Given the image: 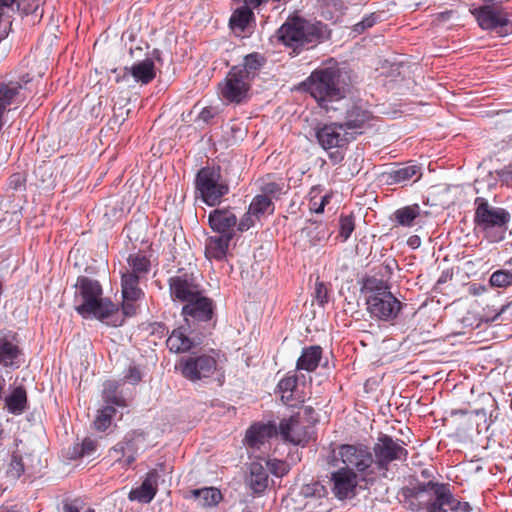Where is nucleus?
Instances as JSON below:
<instances>
[{"instance_id": "f257e3e1", "label": "nucleus", "mask_w": 512, "mask_h": 512, "mask_svg": "<svg viewBox=\"0 0 512 512\" xmlns=\"http://www.w3.org/2000/svg\"><path fill=\"white\" fill-rule=\"evenodd\" d=\"M353 78L354 74L350 68L330 59L313 70L301 83V88L309 93L321 108L329 111L331 103L344 99L350 92Z\"/></svg>"}, {"instance_id": "f03ea898", "label": "nucleus", "mask_w": 512, "mask_h": 512, "mask_svg": "<svg viewBox=\"0 0 512 512\" xmlns=\"http://www.w3.org/2000/svg\"><path fill=\"white\" fill-rule=\"evenodd\" d=\"M75 310L84 318L93 316L101 322L118 327L123 324L119 308L109 298H103L99 281L79 276L76 282Z\"/></svg>"}, {"instance_id": "7ed1b4c3", "label": "nucleus", "mask_w": 512, "mask_h": 512, "mask_svg": "<svg viewBox=\"0 0 512 512\" xmlns=\"http://www.w3.org/2000/svg\"><path fill=\"white\" fill-rule=\"evenodd\" d=\"M511 217L506 208L492 205L485 197L479 196L474 200L475 228L490 243H499L505 239Z\"/></svg>"}, {"instance_id": "20e7f679", "label": "nucleus", "mask_w": 512, "mask_h": 512, "mask_svg": "<svg viewBox=\"0 0 512 512\" xmlns=\"http://www.w3.org/2000/svg\"><path fill=\"white\" fill-rule=\"evenodd\" d=\"M277 35L283 45L298 55L321 41L322 30L320 23H312L299 16H289L278 29Z\"/></svg>"}, {"instance_id": "39448f33", "label": "nucleus", "mask_w": 512, "mask_h": 512, "mask_svg": "<svg viewBox=\"0 0 512 512\" xmlns=\"http://www.w3.org/2000/svg\"><path fill=\"white\" fill-rule=\"evenodd\" d=\"M195 191L197 197L206 205L214 207L230 191L229 184L223 178L220 166L202 167L196 174Z\"/></svg>"}, {"instance_id": "423d86ee", "label": "nucleus", "mask_w": 512, "mask_h": 512, "mask_svg": "<svg viewBox=\"0 0 512 512\" xmlns=\"http://www.w3.org/2000/svg\"><path fill=\"white\" fill-rule=\"evenodd\" d=\"M323 349L319 345L304 347L301 355L296 362V368L288 372L278 384H323L326 380L318 378L319 374L315 373L322 359Z\"/></svg>"}, {"instance_id": "0eeeda50", "label": "nucleus", "mask_w": 512, "mask_h": 512, "mask_svg": "<svg viewBox=\"0 0 512 512\" xmlns=\"http://www.w3.org/2000/svg\"><path fill=\"white\" fill-rule=\"evenodd\" d=\"M252 82L246 78L240 68L231 67L225 79L218 84L219 94L228 103L240 105L250 99Z\"/></svg>"}, {"instance_id": "6e6552de", "label": "nucleus", "mask_w": 512, "mask_h": 512, "mask_svg": "<svg viewBox=\"0 0 512 512\" xmlns=\"http://www.w3.org/2000/svg\"><path fill=\"white\" fill-rule=\"evenodd\" d=\"M180 367L183 376L190 381L210 378L213 375H216L215 379L219 382L224 380V372L212 355L202 354L188 357L181 361Z\"/></svg>"}, {"instance_id": "1a4fd4ad", "label": "nucleus", "mask_w": 512, "mask_h": 512, "mask_svg": "<svg viewBox=\"0 0 512 512\" xmlns=\"http://www.w3.org/2000/svg\"><path fill=\"white\" fill-rule=\"evenodd\" d=\"M169 293L173 301L187 303L203 292L201 284L193 272L178 269L176 275L168 279Z\"/></svg>"}, {"instance_id": "9d476101", "label": "nucleus", "mask_w": 512, "mask_h": 512, "mask_svg": "<svg viewBox=\"0 0 512 512\" xmlns=\"http://www.w3.org/2000/svg\"><path fill=\"white\" fill-rule=\"evenodd\" d=\"M181 315L190 329L203 324L209 326L215 317V303L211 298L205 296L203 291L200 296L183 305Z\"/></svg>"}, {"instance_id": "9b49d317", "label": "nucleus", "mask_w": 512, "mask_h": 512, "mask_svg": "<svg viewBox=\"0 0 512 512\" xmlns=\"http://www.w3.org/2000/svg\"><path fill=\"white\" fill-rule=\"evenodd\" d=\"M472 14L476 17L482 29L496 31L500 36H505L512 32V24L507 14L498 7L484 5L475 8Z\"/></svg>"}, {"instance_id": "f8f14e48", "label": "nucleus", "mask_w": 512, "mask_h": 512, "mask_svg": "<svg viewBox=\"0 0 512 512\" xmlns=\"http://www.w3.org/2000/svg\"><path fill=\"white\" fill-rule=\"evenodd\" d=\"M105 405L98 410L94 420V427L99 431H105L110 425L113 416L116 414L117 407H127L126 398L118 390V386H108L103 391Z\"/></svg>"}, {"instance_id": "ddd939ff", "label": "nucleus", "mask_w": 512, "mask_h": 512, "mask_svg": "<svg viewBox=\"0 0 512 512\" xmlns=\"http://www.w3.org/2000/svg\"><path fill=\"white\" fill-rule=\"evenodd\" d=\"M366 305L371 317L386 322L395 320L403 308L402 302L393 294L384 297L367 296Z\"/></svg>"}, {"instance_id": "4468645a", "label": "nucleus", "mask_w": 512, "mask_h": 512, "mask_svg": "<svg viewBox=\"0 0 512 512\" xmlns=\"http://www.w3.org/2000/svg\"><path fill=\"white\" fill-rule=\"evenodd\" d=\"M145 434L142 431L128 433L122 442L116 444L111 453L115 460L125 466L131 465L137 453L145 448Z\"/></svg>"}, {"instance_id": "2eb2a0df", "label": "nucleus", "mask_w": 512, "mask_h": 512, "mask_svg": "<svg viewBox=\"0 0 512 512\" xmlns=\"http://www.w3.org/2000/svg\"><path fill=\"white\" fill-rule=\"evenodd\" d=\"M338 456L345 465L343 469L365 471L374 462L372 453L364 445H341Z\"/></svg>"}, {"instance_id": "dca6fc26", "label": "nucleus", "mask_w": 512, "mask_h": 512, "mask_svg": "<svg viewBox=\"0 0 512 512\" xmlns=\"http://www.w3.org/2000/svg\"><path fill=\"white\" fill-rule=\"evenodd\" d=\"M403 444V442L394 440L387 435L379 437L378 442L374 446L377 464L383 468L394 460H405L407 451Z\"/></svg>"}, {"instance_id": "f3484780", "label": "nucleus", "mask_w": 512, "mask_h": 512, "mask_svg": "<svg viewBox=\"0 0 512 512\" xmlns=\"http://www.w3.org/2000/svg\"><path fill=\"white\" fill-rule=\"evenodd\" d=\"M372 119L371 111L361 101H354L346 104L342 119L339 122L341 124L340 127L345 130L357 132V130L369 127Z\"/></svg>"}, {"instance_id": "a211bd4d", "label": "nucleus", "mask_w": 512, "mask_h": 512, "mask_svg": "<svg viewBox=\"0 0 512 512\" xmlns=\"http://www.w3.org/2000/svg\"><path fill=\"white\" fill-rule=\"evenodd\" d=\"M277 428L272 423L257 422L252 424L246 431L244 445L251 452L266 449L269 440L276 436Z\"/></svg>"}, {"instance_id": "6ab92c4d", "label": "nucleus", "mask_w": 512, "mask_h": 512, "mask_svg": "<svg viewBox=\"0 0 512 512\" xmlns=\"http://www.w3.org/2000/svg\"><path fill=\"white\" fill-rule=\"evenodd\" d=\"M312 427L299 416L283 419L279 424V432L285 441L293 444H304L310 438Z\"/></svg>"}, {"instance_id": "aec40b11", "label": "nucleus", "mask_w": 512, "mask_h": 512, "mask_svg": "<svg viewBox=\"0 0 512 512\" xmlns=\"http://www.w3.org/2000/svg\"><path fill=\"white\" fill-rule=\"evenodd\" d=\"M210 228L218 233L234 237L236 234L237 216L232 207L216 208L208 215Z\"/></svg>"}, {"instance_id": "412c9836", "label": "nucleus", "mask_w": 512, "mask_h": 512, "mask_svg": "<svg viewBox=\"0 0 512 512\" xmlns=\"http://www.w3.org/2000/svg\"><path fill=\"white\" fill-rule=\"evenodd\" d=\"M165 471V466L160 464L156 469L149 471L139 487L132 489L128 495L131 501L150 503L158 490L159 473Z\"/></svg>"}, {"instance_id": "4be33fe9", "label": "nucleus", "mask_w": 512, "mask_h": 512, "mask_svg": "<svg viewBox=\"0 0 512 512\" xmlns=\"http://www.w3.org/2000/svg\"><path fill=\"white\" fill-rule=\"evenodd\" d=\"M24 86L19 81L0 83V131L4 126V114L11 105H19L25 101Z\"/></svg>"}, {"instance_id": "5701e85b", "label": "nucleus", "mask_w": 512, "mask_h": 512, "mask_svg": "<svg viewBox=\"0 0 512 512\" xmlns=\"http://www.w3.org/2000/svg\"><path fill=\"white\" fill-rule=\"evenodd\" d=\"M340 125V122H335L317 128L315 136L323 149L340 148L348 143L346 134L341 133L345 129Z\"/></svg>"}, {"instance_id": "b1692460", "label": "nucleus", "mask_w": 512, "mask_h": 512, "mask_svg": "<svg viewBox=\"0 0 512 512\" xmlns=\"http://www.w3.org/2000/svg\"><path fill=\"white\" fill-rule=\"evenodd\" d=\"M332 482V491L338 499L345 500L354 497L357 477L353 471L343 468L337 470L332 473Z\"/></svg>"}, {"instance_id": "393cba45", "label": "nucleus", "mask_w": 512, "mask_h": 512, "mask_svg": "<svg viewBox=\"0 0 512 512\" xmlns=\"http://www.w3.org/2000/svg\"><path fill=\"white\" fill-rule=\"evenodd\" d=\"M201 343L200 337L187 335L183 326L174 329L166 341L167 348L177 354L189 352Z\"/></svg>"}, {"instance_id": "a878e982", "label": "nucleus", "mask_w": 512, "mask_h": 512, "mask_svg": "<svg viewBox=\"0 0 512 512\" xmlns=\"http://www.w3.org/2000/svg\"><path fill=\"white\" fill-rule=\"evenodd\" d=\"M432 495L424 501L428 512H448L446 507L454 503V497L449 488L444 485H431Z\"/></svg>"}, {"instance_id": "bb28decb", "label": "nucleus", "mask_w": 512, "mask_h": 512, "mask_svg": "<svg viewBox=\"0 0 512 512\" xmlns=\"http://www.w3.org/2000/svg\"><path fill=\"white\" fill-rule=\"evenodd\" d=\"M124 77L130 74L136 82L147 85L156 77L155 64L150 58L133 64L131 67L124 68Z\"/></svg>"}, {"instance_id": "cd10ccee", "label": "nucleus", "mask_w": 512, "mask_h": 512, "mask_svg": "<svg viewBox=\"0 0 512 512\" xmlns=\"http://www.w3.org/2000/svg\"><path fill=\"white\" fill-rule=\"evenodd\" d=\"M234 237L219 234L211 236L206 241L205 254L206 257L215 259L217 261L223 260L228 252L230 242Z\"/></svg>"}, {"instance_id": "c85d7f7f", "label": "nucleus", "mask_w": 512, "mask_h": 512, "mask_svg": "<svg viewBox=\"0 0 512 512\" xmlns=\"http://www.w3.org/2000/svg\"><path fill=\"white\" fill-rule=\"evenodd\" d=\"M391 285L388 279L378 277L377 275L365 276L361 282V293L367 296H382L390 295Z\"/></svg>"}, {"instance_id": "c756f323", "label": "nucleus", "mask_w": 512, "mask_h": 512, "mask_svg": "<svg viewBox=\"0 0 512 512\" xmlns=\"http://www.w3.org/2000/svg\"><path fill=\"white\" fill-rule=\"evenodd\" d=\"M265 64L266 58L260 53L253 52L244 57L242 64L234 65L233 67L240 68L242 74L253 82Z\"/></svg>"}, {"instance_id": "7c9ffc66", "label": "nucleus", "mask_w": 512, "mask_h": 512, "mask_svg": "<svg viewBox=\"0 0 512 512\" xmlns=\"http://www.w3.org/2000/svg\"><path fill=\"white\" fill-rule=\"evenodd\" d=\"M139 275L124 273L121 278L122 296L124 300L137 301L143 295L139 288Z\"/></svg>"}, {"instance_id": "2f4dec72", "label": "nucleus", "mask_w": 512, "mask_h": 512, "mask_svg": "<svg viewBox=\"0 0 512 512\" xmlns=\"http://www.w3.org/2000/svg\"><path fill=\"white\" fill-rule=\"evenodd\" d=\"M21 350L19 346L6 338H0V364L4 366H17Z\"/></svg>"}, {"instance_id": "473e14b6", "label": "nucleus", "mask_w": 512, "mask_h": 512, "mask_svg": "<svg viewBox=\"0 0 512 512\" xmlns=\"http://www.w3.org/2000/svg\"><path fill=\"white\" fill-rule=\"evenodd\" d=\"M191 497L201 507H212L217 505L222 499L220 491L214 487L194 489L191 491Z\"/></svg>"}, {"instance_id": "72a5a7b5", "label": "nucleus", "mask_w": 512, "mask_h": 512, "mask_svg": "<svg viewBox=\"0 0 512 512\" xmlns=\"http://www.w3.org/2000/svg\"><path fill=\"white\" fill-rule=\"evenodd\" d=\"M249 483L256 493L264 491L268 485L267 468L259 461L252 462L250 465Z\"/></svg>"}, {"instance_id": "f704fd0d", "label": "nucleus", "mask_w": 512, "mask_h": 512, "mask_svg": "<svg viewBox=\"0 0 512 512\" xmlns=\"http://www.w3.org/2000/svg\"><path fill=\"white\" fill-rule=\"evenodd\" d=\"M389 184L402 183L412 179L414 176H421V168L418 165H405L396 167L385 173Z\"/></svg>"}, {"instance_id": "c9c22d12", "label": "nucleus", "mask_w": 512, "mask_h": 512, "mask_svg": "<svg viewBox=\"0 0 512 512\" xmlns=\"http://www.w3.org/2000/svg\"><path fill=\"white\" fill-rule=\"evenodd\" d=\"M8 411L14 415L22 414L27 407V394L22 386H17L5 399Z\"/></svg>"}, {"instance_id": "e433bc0d", "label": "nucleus", "mask_w": 512, "mask_h": 512, "mask_svg": "<svg viewBox=\"0 0 512 512\" xmlns=\"http://www.w3.org/2000/svg\"><path fill=\"white\" fill-rule=\"evenodd\" d=\"M420 213V206L413 204L397 209L393 213L392 220L399 226L411 227L415 224V219L420 216Z\"/></svg>"}, {"instance_id": "4c0bfd02", "label": "nucleus", "mask_w": 512, "mask_h": 512, "mask_svg": "<svg viewBox=\"0 0 512 512\" xmlns=\"http://www.w3.org/2000/svg\"><path fill=\"white\" fill-rule=\"evenodd\" d=\"M253 19L254 14L252 10L247 6H241L233 12L229 24L233 30L239 29L243 32Z\"/></svg>"}, {"instance_id": "58836bf2", "label": "nucleus", "mask_w": 512, "mask_h": 512, "mask_svg": "<svg viewBox=\"0 0 512 512\" xmlns=\"http://www.w3.org/2000/svg\"><path fill=\"white\" fill-rule=\"evenodd\" d=\"M275 206L270 197L267 195H257L253 198L250 206L249 213L251 215L259 218L265 213L272 214L274 212Z\"/></svg>"}, {"instance_id": "ea45409f", "label": "nucleus", "mask_w": 512, "mask_h": 512, "mask_svg": "<svg viewBox=\"0 0 512 512\" xmlns=\"http://www.w3.org/2000/svg\"><path fill=\"white\" fill-rule=\"evenodd\" d=\"M127 262L131 268V271H128L127 273H135L136 275H139V279L142 275H146L150 271V259L142 253L130 254Z\"/></svg>"}, {"instance_id": "a19ab883", "label": "nucleus", "mask_w": 512, "mask_h": 512, "mask_svg": "<svg viewBox=\"0 0 512 512\" xmlns=\"http://www.w3.org/2000/svg\"><path fill=\"white\" fill-rule=\"evenodd\" d=\"M281 401L291 407H295L305 401V394L300 390L301 386H279Z\"/></svg>"}, {"instance_id": "79ce46f5", "label": "nucleus", "mask_w": 512, "mask_h": 512, "mask_svg": "<svg viewBox=\"0 0 512 512\" xmlns=\"http://www.w3.org/2000/svg\"><path fill=\"white\" fill-rule=\"evenodd\" d=\"M431 485H439L438 483H434V482H428V483H423V484H418L416 486H414L411 490H410V509L412 510H419L422 508L421 504H415L413 502V499L415 500H423V502L425 501L424 500V497L425 496H428V498H430V496L432 495V487Z\"/></svg>"}, {"instance_id": "37998d69", "label": "nucleus", "mask_w": 512, "mask_h": 512, "mask_svg": "<svg viewBox=\"0 0 512 512\" xmlns=\"http://www.w3.org/2000/svg\"><path fill=\"white\" fill-rule=\"evenodd\" d=\"M30 470L34 471L35 467L27 465V463H25L23 461V458L20 455H17L16 453H14L12 455V459H11V462L9 464V468L7 470V474L10 477H12L14 479H17L25 471H30Z\"/></svg>"}, {"instance_id": "c03bdc74", "label": "nucleus", "mask_w": 512, "mask_h": 512, "mask_svg": "<svg viewBox=\"0 0 512 512\" xmlns=\"http://www.w3.org/2000/svg\"><path fill=\"white\" fill-rule=\"evenodd\" d=\"M489 283L492 287L496 288H507L512 286V271L506 269L494 271L489 278Z\"/></svg>"}, {"instance_id": "a18cd8bd", "label": "nucleus", "mask_w": 512, "mask_h": 512, "mask_svg": "<svg viewBox=\"0 0 512 512\" xmlns=\"http://www.w3.org/2000/svg\"><path fill=\"white\" fill-rule=\"evenodd\" d=\"M355 229V218L352 214H341L339 217V236L346 241Z\"/></svg>"}, {"instance_id": "49530a36", "label": "nucleus", "mask_w": 512, "mask_h": 512, "mask_svg": "<svg viewBox=\"0 0 512 512\" xmlns=\"http://www.w3.org/2000/svg\"><path fill=\"white\" fill-rule=\"evenodd\" d=\"M26 175L21 172L10 175L7 181V190L12 192L25 191Z\"/></svg>"}, {"instance_id": "de8ad7c7", "label": "nucleus", "mask_w": 512, "mask_h": 512, "mask_svg": "<svg viewBox=\"0 0 512 512\" xmlns=\"http://www.w3.org/2000/svg\"><path fill=\"white\" fill-rule=\"evenodd\" d=\"M96 448V441L90 438H85L81 445L75 447V454L79 457H90L96 452Z\"/></svg>"}, {"instance_id": "09e8293b", "label": "nucleus", "mask_w": 512, "mask_h": 512, "mask_svg": "<svg viewBox=\"0 0 512 512\" xmlns=\"http://www.w3.org/2000/svg\"><path fill=\"white\" fill-rule=\"evenodd\" d=\"M264 462L266 468L277 477L285 475L289 470L288 465L281 460H264Z\"/></svg>"}, {"instance_id": "8fccbe9b", "label": "nucleus", "mask_w": 512, "mask_h": 512, "mask_svg": "<svg viewBox=\"0 0 512 512\" xmlns=\"http://www.w3.org/2000/svg\"><path fill=\"white\" fill-rule=\"evenodd\" d=\"M314 298L321 307L328 303L329 289L324 282L316 281Z\"/></svg>"}, {"instance_id": "3c124183", "label": "nucleus", "mask_w": 512, "mask_h": 512, "mask_svg": "<svg viewBox=\"0 0 512 512\" xmlns=\"http://www.w3.org/2000/svg\"><path fill=\"white\" fill-rule=\"evenodd\" d=\"M283 189V184L276 182H265L261 187V191L263 195H267V197H275L278 198L281 195Z\"/></svg>"}, {"instance_id": "603ef678", "label": "nucleus", "mask_w": 512, "mask_h": 512, "mask_svg": "<svg viewBox=\"0 0 512 512\" xmlns=\"http://www.w3.org/2000/svg\"><path fill=\"white\" fill-rule=\"evenodd\" d=\"M495 174L499 177L502 185L512 187V165H507L502 169L496 170Z\"/></svg>"}, {"instance_id": "864d4df0", "label": "nucleus", "mask_w": 512, "mask_h": 512, "mask_svg": "<svg viewBox=\"0 0 512 512\" xmlns=\"http://www.w3.org/2000/svg\"><path fill=\"white\" fill-rule=\"evenodd\" d=\"M125 383L136 384L142 381L141 371L135 365H130L124 376Z\"/></svg>"}, {"instance_id": "5fc2aeb1", "label": "nucleus", "mask_w": 512, "mask_h": 512, "mask_svg": "<svg viewBox=\"0 0 512 512\" xmlns=\"http://www.w3.org/2000/svg\"><path fill=\"white\" fill-rule=\"evenodd\" d=\"M218 115L216 108L208 106L202 109L198 115V119L206 124H212L213 119Z\"/></svg>"}, {"instance_id": "6e6d98bb", "label": "nucleus", "mask_w": 512, "mask_h": 512, "mask_svg": "<svg viewBox=\"0 0 512 512\" xmlns=\"http://www.w3.org/2000/svg\"><path fill=\"white\" fill-rule=\"evenodd\" d=\"M64 512H94L93 509L80 505L78 501L66 503L63 507Z\"/></svg>"}, {"instance_id": "4d7b16f0", "label": "nucleus", "mask_w": 512, "mask_h": 512, "mask_svg": "<svg viewBox=\"0 0 512 512\" xmlns=\"http://www.w3.org/2000/svg\"><path fill=\"white\" fill-rule=\"evenodd\" d=\"M135 301H128V300H124L123 299V303H122V312L119 311V313L121 314L123 320L125 319L126 316H134L136 314V310H137V307L136 305L134 304Z\"/></svg>"}, {"instance_id": "13d9d810", "label": "nucleus", "mask_w": 512, "mask_h": 512, "mask_svg": "<svg viewBox=\"0 0 512 512\" xmlns=\"http://www.w3.org/2000/svg\"><path fill=\"white\" fill-rule=\"evenodd\" d=\"M253 225H254V222L251 219V213L248 212L240 219V221L237 220L236 231H240V232L247 231Z\"/></svg>"}, {"instance_id": "bf43d9fd", "label": "nucleus", "mask_w": 512, "mask_h": 512, "mask_svg": "<svg viewBox=\"0 0 512 512\" xmlns=\"http://www.w3.org/2000/svg\"><path fill=\"white\" fill-rule=\"evenodd\" d=\"M449 509L453 512H470L472 507L468 502H461L454 498V503L450 504Z\"/></svg>"}, {"instance_id": "052dcab7", "label": "nucleus", "mask_w": 512, "mask_h": 512, "mask_svg": "<svg viewBox=\"0 0 512 512\" xmlns=\"http://www.w3.org/2000/svg\"><path fill=\"white\" fill-rule=\"evenodd\" d=\"M394 266H397V262L395 259L386 260L383 263L382 268H381V269L385 270V274H383L382 277L384 278V276H387V279L389 280V278L391 277V275L393 273Z\"/></svg>"}, {"instance_id": "680f3d73", "label": "nucleus", "mask_w": 512, "mask_h": 512, "mask_svg": "<svg viewBox=\"0 0 512 512\" xmlns=\"http://www.w3.org/2000/svg\"><path fill=\"white\" fill-rule=\"evenodd\" d=\"M321 192L320 186H314L311 188L309 195H310V210L314 211L313 208H317L319 205V202H317L316 197L317 194Z\"/></svg>"}, {"instance_id": "e2e57ef3", "label": "nucleus", "mask_w": 512, "mask_h": 512, "mask_svg": "<svg viewBox=\"0 0 512 512\" xmlns=\"http://www.w3.org/2000/svg\"><path fill=\"white\" fill-rule=\"evenodd\" d=\"M332 196H333L332 193H327L324 196H322L321 199H320L319 205L317 206V208H313L314 212L317 213V214L323 213L325 206L329 204L330 199L332 198Z\"/></svg>"}, {"instance_id": "0e129e2a", "label": "nucleus", "mask_w": 512, "mask_h": 512, "mask_svg": "<svg viewBox=\"0 0 512 512\" xmlns=\"http://www.w3.org/2000/svg\"><path fill=\"white\" fill-rule=\"evenodd\" d=\"M486 291V287L484 285H481V284H477V283H473L470 288H469V292L470 294L474 295V296H478V295H481L483 294L484 292Z\"/></svg>"}, {"instance_id": "69168bd1", "label": "nucleus", "mask_w": 512, "mask_h": 512, "mask_svg": "<svg viewBox=\"0 0 512 512\" xmlns=\"http://www.w3.org/2000/svg\"><path fill=\"white\" fill-rule=\"evenodd\" d=\"M485 179L489 188L495 187L498 181H500L499 177L495 174V171L489 172Z\"/></svg>"}, {"instance_id": "338daca9", "label": "nucleus", "mask_w": 512, "mask_h": 512, "mask_svg": "<svg viewBox=\"0 0 512 512\" xmlns=\"http://www.w3.org/2000/svg\"><path fill=\"white\" fill-rule=\"evenodd\" d=\"M243 1L245 3L244 6H247L250 9L258 8L259 6H261L263 4H267L269 2V0H243Z\"/></svg>"}, {"instance_id": "774afa93", "label": "nucleus", "mask_w": 512, "mask_h": 512, "mask_svg": "<svg viewBox=\"0 0 512 512\" xmlns=\"http://www.w3.org/2000/svg\"><path fill=\"white\" fill-rule=\"evenodd\" d=\"M0 512H24V510L21 507L14 505L10 507H1Z\"/></svg>"}]
</instances>
